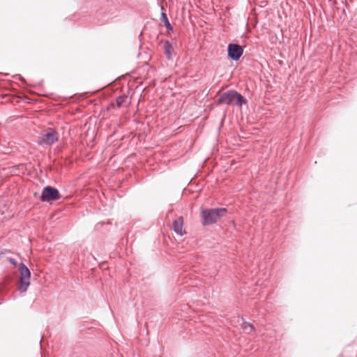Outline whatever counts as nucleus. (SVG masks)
Wrapping results in <instances>:
<instances>
[{"mask_svg": "<svg viewBox=\"0 0 357 357\" xmlns=\"http://www.w3.org/2000/svg\"><path fill=\"white\" fill-rule=\"evenodd\" d=\"M8 261L15 267L18 265L17 261L14 258H8Z\"/></svg>", "mask_w": 357, "mask_h": 357, "instance_id": "ddd939ff", "label": "nucleus"}, {"mask_svg": "<svg viewBox=\"0 0 357 357\" xmlns=\"http://www.w3.org/2000/svg\"><path fill=\"white\" fill-rule=\"evenodd\" d=\"M161 21L164 23V26H165V28L167 29V31H173V26L172 25L170 24L169 20H168V17H167V15L164 13V12H161Z\"/></svg>", "mask_w": 357, "mask_h": 357, "instance_id": "9d476101", "label": "nucleus"}, {"mask_svg": "<svg viewBox=\"0 0 357 357\" xmlns=\"http://www.w3.org/2000/svg\"><path fill=\"white\" fill-rule=\"evenodd\" d=\"M243 54V48L237 43H229L227 46V56L231 60L238 61Z\"/></svg>", "mask_w": 357, "mask_h": 357, "instance_id": "39448f33", "label": "nucleus"}, {"mask_svg": "<svg viewBox=\"0 0 357 357\" xmlns=\"http://www.w3.org/2000/svg\"><path fill=\"white\" fill-rule=\"evenodd\" d=\"M241 319L242 321V328L243 330H246L248 328H250L249 333L252 332V331H255V328H254L253 324H250L249 322L245 321L243 317H241Z\"/></svg>", "mask_w": 357, "mask_h": 357, "instance_id": "f8f14e48", "label": "nucleus"}, {"mask_svg": "<svg viewBox=\"0 0 357 357\" xmlns=\"http://www.w3.org/2000/svg\"><path fill=\"white\" fill-rule=\"evenodd\" d=\"M234 105L241 107L248 104L247 99L236 90H229L222 93L217 101V105Z\"/></svg>", "mask_w": 357, "mask_h": 357, "instance_id": "f257e3e1", "label": "nucleus"}, {"mask_svg": "<svg viewBox=\"0 0 357 357\" xmlns=\"http://www.w3.org/2000/svg\"><path fill=\"white\" fill-rule=\"evenodd\" d=\"M163 47H164V51H165V54L167 56V59L168 60L172 59V52L174 51V47L172 46V43L170 41H169L168 40H166L164 42Z\"/></svg>", "mask_w": 357, "mask_h": 357, "instance_id": "6e6552de", "label": "nucleus"}, {"mask_svg": "<svg viewBox=\"0 0 357 357\" xmlns=\"http://www.w3.org/2000/svg\"><path fill=\"white\" fill-rule=\"evenodd\" d=\"M128 96L125 94L118 96L116 98V105L118 108H120L123 104L126 102L127 100Z\"/></svg>", "mask_w": 357, "mask_h": 357, "instance_id": "9b49d317", "label": "nucleus"}, {"mask_svg": "<svg viewBox=\"0 0 357 357\" xmlns=\"http://www.w3.org/2000/svg\"><path fill=\"white\" fill-rule=\"evenodd\" d=\"M14 77L18 78L22 82H26L25 79L23 77H22L20 75H14Z\"/></svg>", "mask_w": 357, "mask_h": 357, "instance_id": "2eb2a0df", "label": "nucleus"}, {"mask_svg": "<svg viewBox=\"0 0 357 357\" xmlns=\"http://www.w3.org/2000/svg\"><path fill=\"white\" fill-rule=\"evenodd\" d=\"M43 338V335H42L40 336V342H39L40 346H41V342H42Z\"/></svg>", "mask_w": 357, "mask_h": 357, "instance_id": "dca6fc26", "label": "nucleus"}, {"mask_svg": "<svg viewBox=\"0 0 357 357\" xmlns=\"http://www.w3.org/2000/svg\"><path fill=\"white\" fill-rule=\"evenodd\" d=\"M183 218L182 216L177 218L173 221L172 230L178 235L183 236L186 234L185 231L183 229Z\"/></svg>", "mask_w": 357, "mask_h": 357, "instance_id": "423d86ee", "label": "nucleus"}, {"mask_svg": "<svg viewBox=\"0 0 357 357\" xmlns=\"http://www.w3.org/2000/svg\"><path fill=\"white\" fill-rule=\"evenodd\" d=\"M117 10H115V11L114 12H111L109 14V17H116L117 16Z\"/></svg>", "mask_w": 357, "mask_h": 357, "instance_id": "4468645a", "label": "nucleus"}, {"mask_svg": "<svg viewBox=\"0 0 357 357\" xmlns=\"http://www.w3.org/2000/svg\"><path fill=\"white\" fill-rule=\"evenodd\" d=\"M111 106L112 107H114V104L113 102L111 103Z\"/></svg>", "mask_w": 357, "mask_h": 357, "instance_id": "f3484780", "label": "nucleus"}, {"mask_svg": "<svg viewBox=\"0 0 357 357\" xmlns=\"http://www.w3.org/2000/svg\"><path fill=\"white\" fill-rule=\"evenodd\" d=\"M30 280H26L24 278H20L18 291L20 293L26 292L29 287L30 286Z\"/></svg>", "mask_w": 357, "mask_h": 357, "instance_id": "1a4fd4ad", "label": "nucleus"}, {"mask_svg": "<svg viewBox=\"0 0 357 357\" xmlns=\"http://www.w3.org/2000/svg\"><path fill=\"white\" fill-rule=\"evenodd\" d=\"M61 198V195L58 189L51 185L45 186L40 197L42 202L52 203Z\"/></svg>", "mask_w": 357, "mask_h": 357, "instance_id": "7ed1b4c3", "label": "nucleus"}, {"mask_svg": "<svg viewBox=\"0 0 357 357\" xmlns=\"http://www.w3.org/2000/svg\"><path fill=\"white\" fill-rule=\"evenodd\" d=\"M18 270L20 272V278H24V279H26V280L31 279V271L23 262H21L19 264Z\"/></svg>", "mask_w": 357, "mask_h": 357, "instance_id": "0eeeda50", "label": "nucleus"}, {"mask_svg": "<svg viewBox=\"0 0 357 357\" xmlns=\"http://www.w3.org/2000/svg\"><path fill=\"white\" fill-rule=\"evenodd\" d=\"M58 132L54 128H48L46 132L38 138V144L40 146H52L59 141Z\"/></svg>", "mask_w": 357, "mask_h": 357, "instance_id": "20e7f679", "label": "nucleus"}, {"mask_svg": "<svg viewBox=\"0 0 357 357\" xmlns=\"http://www.w3.org/2000/svg\"><path fill=\"white\" fill-rule=\"evenodd\" d=\"M227 213L226 208H204L201 211L202 224L207 226L216 223Z\"/></svg>", "mask_w": 357, "mask_h": 357, "instance_id": "f03ea898", "label": "nucleus"}]
</instances>
